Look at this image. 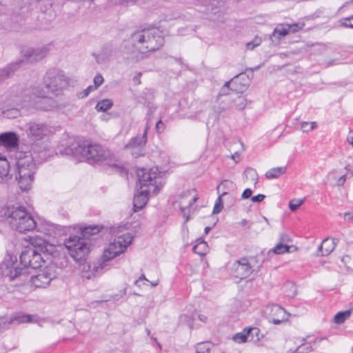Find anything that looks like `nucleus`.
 Instances as JSON below:
<instances>
[{"label": "nucleus", "mask_w": 353, "mask_h": 353, "mask_svg": "<svg viewBox=\"0 0 353 353\" xmlns=\"http://www.w3.org/2000/svg\"><path fill=\"white\" fill-rule=\"evenodd\" d=\"M187 318V316L186 315H181L180 319H181V321H183L185 320V319Z\"/></svg>", "instance_id": "e2e57ef3"}, {"label": "nucleus", "mask_w": 353, "mask_h": 353, "mask_svg": "<svg viewBox=\"0 0 353 353\" xmlns=\"http://www.w3.org/2000/svg\"><path fill=\"white\" fill-rule=\"evenodd\" d=\"M54 132L55 128L46 123L32 121L27 124L28 135L29 138L34 141L31 147L34 144L40 143L47 150L44 143L41 140L45 137L51 136Z\"/></svg>", "instance_id": "1a4fd4ad"}, {"label": "nucleus", "mask_w": 353, "mask_h": 353, "mask_svg": "<svg viewBox=\"0 0 353 353\" xmlns=\"http://www.w3.org/2000/svg\"><path fill=\"white\" fill-rule=\"evenodd\" d=\"M34 94L36 95V98L33 102H31V105L36 109L50 111L59 107V103L56 100L51 97H46L44 93L35 91Z\"/></svg>", "instance_id": "f8f14e48"}, {"label": "nucleus", "mask_w": 353, "mask_h": 353, "mask_svg": "<svg viewBox=\"0 0 353 353\" xmlns=\"http://www.w3.org/2000/svg\"><path fill=\"white\" fill-rule=\"evenodd\" d=\"M261 39L259 38H255L254 40H253L251 42H248L246 44L247 48L248 50H253L255 47L259 46L261 44Z\"/></svg>", "instance_id": "e433bc0d"}, {"label": "nucleus", "mask_w": 353, "mask_h": 353, "mask_svg": "<svg viewBox=\"0 0 353 353\" xmlns=\"http://www.w3.org/2000/svg\"><path fill=\"white\" fill-rule=\"evenodd\" d=\"M198 318L201 321L205 322L207 320V316L203 314H199Z\"/></svg>", "instance_id": "6e6d98bb"}, {"label": "nucleus", "mask_w": 353, "mask_h": 353, "mask_svg": "<svg viewBox=\"0 0 353 353\" xmlns=\"http://www.w3.org/2000/svg\"><path fill=\"white\" fill-rule=\"evenodd\" d=\"M290 33V24H280L278 25L273 32V36L285 37Z\"/></svg>", "instance_id": "a878e982"}, {"label": "nucleus", "mask_w": 353, "mask_h": 353, "mask_svg": "<svg viewBox=\"0 0 353 353\" xmlns=\"http://www.w3.org/2000/svg\"><path fill=\"white\" fill-rule=\"evenodd\" d=\"M247 222H248V221L246 219H243V220H242L241 223L242 225H245Z\"/></svg>", "instance_id": "680f3d73"}, {"label": "nucleus", "mask_w": 353, "mask_h": 353, "mask_svg": "<svg viewBox=\"0 0 353 353\" xmlns=\"http://www.w3.org/2000/svg\"><path fill=\"white\" fill-rule=\"evenodd\" d=\"M165 129V125L161 120H159L156 123V130L158 132H163Z\"/></svg>", "instance_id": "49530a36"}, {"label": "nucleus", "mask_w": 353, "mask_h": 353, "mask_svg": "<svg viewBox=\"0 0 353 353\" xmlns=\"http://www.w3.org/2000/svg\"><path fill=\"white\" fill-rule=\"evenodd\" d=\"M236 276L243 279L248 276L252 272V266L248 258L243 257L236 261L233 265Z\"/></svg>", "instance_id": "4468645a"}, {"label": "nucleus", "mask_w": 353, "mask_h": 353, "mask_svg": "<svg viewBox=\"0 0 353 353\" xmlns=\"http://www.w3.org/2000/svg\"><path fill=\"white\" fill-rule=\"evenodd\" d=\"M344 218L346 220H352L353 219V212H346L344 214Z\"/></svg>", "instance_id": "603ef678"}, {"label": "nucleus", "mask_w": 353, "mask_h": 353, "mask_svg": "<svg viewBox=\"0 0 353 353\" xmlns=\"http://www.w3.org/2000/svg\"><path fill=\"white\" fill-rule=\"evenodd\" d=\"M66 154L77 158L83 157L93 162L102 161L111 157V152L100 144L78 141L66 148Z\"/></svg>", "instance_id": "6e6552de"}, {"label": "nucleus", "mask_w": 353, "mask_h": 353, "mask_svg": "<svg viewBox=\"0 0 353 353\" xmlns=\"http://www.w3.org/2000/svg\"><path fill=\"white\" fill-rule=\"evenodd\" d=\"M236 184L230 180H223L217 186V193L221 196H228V199H230V203L232 204L234 195V192L236 191Z\"/></svg>", "instance_id": "2eb2a0df"}, {"label": "nucleus", "mask_w": 353, "mask_h": 353, "mask_svg": "<svg viewBox=\"0 0 353 353\" xmlns=\"http://www.w3.org/2000/svg\"><path fill=\"white\" fill-rule=\"evenodd\" d=\"M311 341H307V338L301 339V343L294 350H289L287 353H309L312 351Z\"/></svg>", "instance_id": "4be33fe9"}, {"label": "nucleus", "mask_w": 353, "mask_h": 353, "mask_svg": "<svg viewBox=\"0 0 353 353\" xmlns=\"http://www.w3.org/2000/svg\"><path fill=\"white\" fill-rule=\"evenodd\" d=\"M257 328H250L248 330H244L242 332L237 333L233 336L232 339L238 343H245L248 340V338L250 334L253 335L254 334L257 333Z\"/></svg>", "instance_id": "aec40b11"}, {"label": "nucleus", "mask_w": 353, "mask_h": 353, "mask_svg": "<svg viewBox=\"0 0 353 353\" xmlns=\"http://www.w3.org/2000/svg\"><path fill=\"white\" fill-rule=\"evenodd\" d=\"M132 236L130 233H125L123 235L116 237L113 241L110 242L108 248L105 249L101 260L97 264L91 265L89 263H83V270L86 267L90 270L88 274L85 273L83 277L88 279L95 276L99 270H103L108 265V263L117 256L123 253L128 246L132 243Z\"/></svg>", "instance_id": "423d86ee"}, {"label": "nucleus", "mask_w": 353, "mask_h": 353, "mask_svg": "<svg viewBox=\"0 0 353 353\" xmlns=\"http://www.w3.org/2000/svg\"><path fill=\"white\" fill-rule=\"evenodd\" d=\"M0 221H7L13 230L21 233L32 231L37 225L26 208L19 205L0 207Z\"/></svg>", "instance_id": "39448f33"}, {"label": "nucleus", "mask_w": 353, "mask_h": 353, "mask_svg": "<svg viewBox=\"0 0 353 353\" xmlns=\"http://www.w3.org/2000/svg\"><path fill=\"white\" fill-rule=\"evenodd\" d=\"M10 112L12 113V117H16L19 114V111L17 109H13L11 111H8L7 112H5L8 117L10 116Z\"/></svg>", "instance_id": "8fccbe9b"}, {"label": "nucleus", "mask_w": 353, "mask_h": 353, "mask_svg": "<svg viewBox=\"0 0 353 353\" xmlns=\"http://www.w3.org/2000/svg\"><path fill=\"white\" fill-rule=\"evenodd\" d=\"M164 43L161 32L157 28L143 29L134 32L125 44L129 59L139 61L144 59L145 53L159 50Z\"/></svg>", "instance_id": "f03ea898"}, {"label": "nucleus", "mask_w": 353, "mask_h": 353, "mask_svg": "<svg viewBox=\"0 0 353 353\" xmlns=\"http://www.w3.org/2000/svg\"><path fill=\"white\" fill-rule=\"evenodd\" d=\"M339 240L336 239H325L321 244L318 248L319 256H327L329 255L335 248Z\"/></svg>", "instance_id": "f3484780"}, {"label": "nucleus", "mask_w": 353, "mask_h": 353, "mask_svg": "<svg viewBox=\"0 0 353 353\" xmlns=\"http://www.w3.org/2000/svg\"><path fill=\"white\" fill-rule=\"evenodd\" d=\"M289 241V237L288 235H285V234H282L281 236V243H285V242H288Z\"/></svg>", "instance_id": "5fc2aeb1"}, {"label": "nucleus", "mask_w": 353, "mask_h": 353, "mask_svg": "<svg viewBox=\"0 0 353 353\" xmlns=\"http://www.w3.org/2000/svg\"><path fill=\"white\" fill-rule=\"evenodd\" d=\"M234 82L233 81L226 82L220 90V95H228L230 94V85H233Z\"/></svg>", "instance_id": "c9c22d12"}, {"label": "nucleus", "mask_w": 353, "mask_h": 353, "mask_svg": "<svg viewBox=\"0 0 353 353\" xmlns=\"http://www.w3.org/2000/svg\"><path fill=\"white\" fill-rule=\"evenodd\" d=\"M48 54V50L46 48L29 50L28 54H26L27 59H32V60H39L45 57Z\"/></svg>", "instance_id": "5701e85b"}, {"label": "nucleus", "mask_w": 353, "mask_h": 353, "mask_svg": "<svg viewBox=\"0 0 353 353\" xmlns=\"http://www.w3.org/2000/svg\"><path fill=\"white\" fill-rule=\"evenodd\" d=\"M347 141L353 147V137L348 136L347 138Z\"/></svg>", "instance_id": "4d7b16f0"}, {"label": "nucleus", "mask_w": 353, "mask_h": 353, "mask_svg": "<svg viewBox=\"0 0 353 353\" xmlns=\"http://www.w3.org/2000/svg\"><path fill=\"white\" fill-rule=\"evenodd\" d=\"M34 316L30 314H25L21 312H17L13 314L9 319H8V322L10 324L12 323H16L17 324L25 323H32L34 322Z\"/></svg>", "instance_id": "6ab92c4d"}, {"label": "nucleus", "mask_w": 353, "mask_h": 353, "mask_svg": "<svg viewBox=\"0 0 353 353\" xmlns=\"http://www.w3.org/2000/svg\"><path fill=\"white\" fill-rule=\"evenodd\" d=\"M140 281H141L140 280L137 279V281H134V285L140 286V285H139Z\"/></svg>", "instance_id": "0e129e2a"}, {"label": "nucleus", "mask_w": 353, "mask_h": 353, "mask_svg": "<svg viewBox=\"0 0 353 353\" xmlns=\"http://www.w3.org/2000/svg\"><path fill=\"white\" fill-rule=\"evenodd\" d=\"M141 75V72H139V73L137 74L134 77L133 80H134V82L135 83H137V84H140V83H141V81H139V78H140Z\"/></svg>", "instance_id": "864d4df0"}, {"label": "nucleus", "mask_w": 353, "mask_h": 353, "mask_svg": "<svg viewBox=\"0 0 353 353\" xmlns=\"http://www.w3.org/2000/svg\"><path fill=\"white\" fill-rule=\"evenodd\" d=\"M194 190L183 192L179 199V207L183 216L185 219V223L190 219V213L192 205L197 201L196 195H193Z\"/></svg>", "instance_id": "ddd939ff"}, {"label": "nucleus", "mask_w": 353, "mask_h": 353, "mask_svg": "<svg viewBox=\"0 0 353 353\" xmlns=\"http://www.w3.org/2000/svg\"><path fill=\"white\" fill-rule=\"evenodd\" d=\"M252 194V190L250 188H247L243 192L241 197L243 199H249L250 197H251Z\"/></svg>", "instance_id": "a18cd8bd"}, {"label": "nucleus", "mask_w": 353, "mask_h": 353, "mask_svg": "<svg viewBox=\"0 0 353 353\" xmlns=\"http://www.w3.org/2000/svg\"><path fill=\"white\" fill-rule=\"evenodd\" d=\"M101 228L98 225L85 227L81 230V236L71 235L65 239L64 245L74 261L79 263L85 261L90 252L89 236L98 234Z\"/></svg>", "instance_id": "0eeeda50"}, {"label": "nucleus", "mask_w": 353, "mask_h": 353, "mask_svg": "<svg viewBox=\"0 0 353 353\" xmlns=\"http://www.w3.org/2000/svg\"><path fill=\"white\" fill-rule=\"evenodd\" d=\"M345 169L346 170H350V165H346V166L345 167Z\"/></svg>", "instance_id": "338daca9"}, {"label": "nucleus", "mask_w": 353, "mask_h": 353, "mask_svg": "<svg viewBox=\"0 0 353 353\" xmlns=\"http://www.w3.org/2000/svg\"><path fill=\"white\" fill-rule=\"evenodd\" d=\"M95 90L96 89H95V88L93 87V85H90L86 89H85L81 93L79 94V98H85L89 95V94L91 92H92Z\"/></svg>", "instance_id": "58836bf2"}, {"label": "nucleus", "mask_w": 353, "mask_h": 353, "mask_svg": "<svg viewBox=\"0 0 353 353\" xmlns=\"http://www.w3.org/2000/svg\"><path fill=\"white\" fill-rule=\"evenodd\" d=\"M57 274L52 267H46L37 275L31 276L30 281L36 288H46L55 279Z\"/></svg>", "instance_id": "9b49d317"}, {"label": "nucleus", "mask_w": 353, "mask_h": 353, "mask_svg": "<svg viewBox=\"0 0 353 353\" xmlns=\"http://www.w3.org/2000/svg\"><path fill=\"white\" fill-rule=\"evenodd\" d=\"M303 26V24H301V23H292V24H290V33H294L297 31H299V30H301Z\"/></svg>", "instance_id": "79ce46f5"}, {"label": "nucleus", "mask_w": 353, "mask_h": 353, "mask_svg": "<svg viewBox=\"0 0 353 353\" xmlns=\"http://www.w3.org/2000/svg\"><path fill=\"white\" fill-rule=\"evenodd\" d=\"M20 263L23 268L16 266L15 256L8 255L0 264V276L8 277L10 281L19 279L22 283L28 280L29 269L41 267L44 260L35 248L26 247L20 255Z\"/></svg>", "instance_id": "f257e3e1"}, {"label": "nucleus", "mask_w": 353, "mask_h": 353, "mask_svg": "<svg viewBox=\"0 0 353 353\" xmlns=\"http://www.w3.org/2000/svg\"><path fill=\"white\" fill-rule=\"evenodd\" d=\"M93 81L94 84L93 87L97 90L103 83L104 79L101 74H98L94 77Z\"/></svg>", "instance_id": "4c0bfd02"}, {"label": "nucleus", "mask_w": 353, "mask_h": 353, "mask_svg": "<svg viewBox=\"0 0 353 353\" xmlns=\"http://www.w3.org/2000/svg\"><path fill=\"white\" fill-rule=\"evenodd\" d=\"M150 129L148 124L146 125L143 134L141 137H136L131 139L126 148H142L147 141L148 130Z\"/></svg>", "instance_id": "a211bd4d"}, {"label": "nucleus", "mask_w": 353, "mask_h": 353, "mask_svg": "<svg viewBox=\"0 0 353 353\" xmlns=\"http://www.w3.org/2000/svg\"><path fill=\"white\" fill-rule=\"evenodd\" d=\"M226 108L223 106H215L214 108V111L216 114L215 115V119H219L221 114L225 111Z\"/></svg>", "instance_id": "a19ab883"}, {"label": "nucleus", "mask_w": 353, "mask_h": 353, "mask_svg": "<svg viewBox=\"0 0 353 353\" xmlns=\"http://www.w3.org/2000/svg\"><path fill=\"white\" fill-rule=\"evenodd\" d=\"M290 247L283 243L276 244L270 251L276 254H284L290 252Z\"/></svg>", "instance_id": "c756f323"}, {"label": "nucleus", "mask_w": 353, "mask_h": 353, "mask_svg": "<svg viewBox=\"0 0 353 353\" xmlns=\"http://www.w3.org/2000/svg\"><path fill=\"white\" fill-rule=\"evenodd\" d=\"M346 181V174H344L341 176L338 180H337V185L341 186L343 185Z\"/></svg>", "instance_id": "de8ad7c7"}, {"label": "nucleus", "mask_w": 353, "mask_h": 353, "mask_svg": "<svg viewBox=\"0 0 353 353\" xmlns=\"http://www.w3.org/2000/svg\"><path fill=\"white\" fill-rule=\"evenodd\" d=\"M305 199H293L290 201L289 208L291 211H296L303 203Z\"/></svg>", "instance_id": "f704fd0d"}, {"label": "nucleus", "mask_w": 353, "mask_h": 353, "mask_svg": "<svg viewBox=\"0 0 353 353\" xmlns=\"http://www.w3.org/2000/svg\"><path fill=\"white\" fill-rule=\"evenodd\" d=\"M113 105V102L110 99H105L101 101H99L96 106L95 109L99 112H105L108 110L110 109Z\"/></svg>", "instance_id": "bb28decb"}, {"label": "nucleus", "mask_w": 353, "mask_h": 353, "mask_svg": "<svg viewBox=\"0 0 353 353\" xmlns=\"http://www.w3.org/2000/svg\"><path fill=\"white\" fill-rule=\"evenodd\" d=\"M8 325L9 323L8 322V319H6L4 318L0 319V332L8 329Z\"/></svg>", "instance_id": "37998d69"}, {"label": "nucleus", "mask_w": 353, "mask_h": 353, "mask_svg": "<svg viewBox=\"0 0 353 353\" xmlns=\"http://www.w3.org/2000/svg\"><path fill=\"white\" fill-rule=\"evenodd\" d=\"M223 196H221L219 194V197L216 200L212 213L213 214H219L221 212L223 208Z\"/></svg>", "instance_id": "473e14b6"}, {"label": "nucleus", "mask_w": 353, "mask_h": 353, "mask_svg": "<svg viewBox=\"0 0 353 353\" xmlns=\"http://www.w3.org/2000/svg\"><path fill=\"white\" fill-rule=\"evenodd\" d=\"M265 198V196L264 194H259L256 196H254L251 197V200L254 203H260V202L263 201Z\"/></svg>", "instance_id": "c03bdc74"}, {"label": "nucleus", "mask_w": 353, "mask_h": 353, "mask_svg": "<svg viewBox=\"0 0 353 353\" xmlns=\"http://www.w3.org/2000/svg\"><path fill=\"white\" fill-rule=\"evenodd\" d=\"M263 219H264V221H265L268 224H269V221H268V219H267L266 217L263 216Z\"/></svg>", "instance_id": "69168bd1"}, {"label": "nucleus", "mask_w": 353, "mask_h": 353, "mask_svg": "<svg viewBox=\"0 0 353 353\" xmlns=\"http://www.w3.org/2000/svg\"><path fill=\"white\" fill-rule=\"evenodd\" d=\"M287 296L293 297L296 294V288L292 282H288L285 285Z\"/></svg>", "instance_id": "2f4dec72"}, {"label": "nucleus", "mask_w": 353, "mask_h": 353, "mask_svg": "<svg viewBox=\"0 0 353 353\" xmlns=\"http://www.w3.org/2000/svg\"><path fill=\"white\" fill-rule=\"evenodd\" d=\"M234 103V107L238 110H243L246 105V99L241 95H237L235 99H233Z\"/></svg>", "instance_id": "7c9ffc66"}, {"label": "nucleus", "mask_w": 353, "mask_h": 353, "mask_svg": "<svg viewBox=\"0 0 353 353\" xmlns=\"http://www.w3.org/2000/svg\"><path fill=\"white\" fill-rule=\"evenodd\" d=\"M316 127V122H302L301 124V129L304 132H308L314 130Z\"/></svg>", "instance_id": "72a5a7b5"}, {"label": "nucleus", "mask_w": 353, "mask_h": 353, "mask_svg": "<svg viewBox=\"0 0 353 353\" xmlns=\"http://www.w3.org/2000/svg\"><path fill=\"white\" fill-rule=\"evenodd\" d=\"M282 321H283V319H282V320H279V319H274L272 320V322H273L274 324L277 325V324H279Z\"/></svg>", "instance_id": "13d9d810"}, {"label": "nucleus", "mask_w": 353, "mask_h": 353, "mask_svg": "<svg viewBox=\"0 0 353 353\" xmlns=\"http://www.w3.org/2000/svg\"><path fill=\"white\" fill-rule=\"evenodd\" d=\"M146 332L148 335L150 334V330L149 329H146Z\"/></svg>", "instance_id": "774afa93"}, {"label": "nucleus", "mask_w": 353, "mask_h": 353, "mask_svg": "<svg viewBox=\"0 0 353 353\" xmlns=\"http://www.w3.org/2000/svg\"><path fill=\"white\" fill-rule=\"evenodd\" d=\"M211 343L209 342H201L196 345L195 353H208L211 349Z\"/></svg>", "instance_id": "c85d7f7f"}, {"label": "nucleus", "mask_w": 353, "mask_h": 353, "mask_svg": "<svg viewBox=\"0 0 353 353\" xmlns=\"http://www.w3.org/2000/svg\"><path fill=\"white\" fill-rule=\"evenodd\" d=\"M351 20H353V14L349 17L343 19L341 21V25L344 27L353 28V23H349Z\"/></svg>", "instance_id": "ea45409f"}, {"label": "nucleus", "mask_w": 353, "mask_h": 353, "mask_svg": "<svg viewBox=\"0 0 353 353\" xmlns=\"http://www.w3.org/2000/svg\"><path fill=\"white\" fill-rule=\"evenodd\" d=\"M211 230V228L208 226L205 228L204 233L205 234H208V232Z\"/></svg>", "instance_id": "052dcab7"}, {"label": "nucleus", "mask_w": 353, "mask_h": 353, "mask_svg": "<svg viewBox=\"0 0 353 353\" xmlns=\"http://www.w3.org/2000/svg\"><path fill=\"white\" fill-rule=\"evenodd\" d=\"M139 280L140 281H148V280L145 278L144 274H142L139 278Z\"/></svg>", "instance_id": "bf43d9fd"}, {"label": "nucleus", "mask_w": 353, "mask_h": 353, "mask_svg": "<svg viewBox=\"0 0 353 353\" xmlns=\"http://www.w3.org/2000/svg\"><path fill=\"white\" fill-rule=\"evenodd\" d=\"M273 310H275L278 313H285L284 309L278 305H274Z\"/></svg>", "instance_id": "3c124183"}, {"label": "nucleus", "mask_w": 353, "mask_h": 353, "mask_svg": "<svg viewBox=\"0 0 353 353\" xmlns=\"http://www.w3.org/2000/svg\"><path fill=\"white\" fill-rule=\"evenodd\" d=\"M286 171V167H276L269 170L265 173V176L268 179H276L283 174Z\"/></svg>", "instance_id": "b1692460"}, {"label": "nucleus", "mask_w": 353, "mask_h": 353, "mask_svg": "<svg viewBox=\"0 0 353 353\" xmlns=\"http://www.w3.org/2000/svg\"><path fill=\"white\" fill-rule=\"evenodd\" d=\"M23 60H21L19 62L12 63L4 68L0 69V82L8 79L10 75L17 69L18 65L23 63Z\"/></svg>", "instance_id": "412c9836"}, {"label": "nucleus", "mask_w": 353, "mask_h": 353, "mask_svg": "<svg viewBox=\"0 0 353 353\" xmlns=\"http://www.w3.org/2000/svg\"><path fill=\"white\" fill-rule=\"evenodd\" d=\"M245 172L247 174H249L252 176H254L256 175V173L255 172L254 170L252 169V168H246L245 170Z\"/></svg>", "instance_id": "09e8293b"}, {"label": "nucleus", "mask_w": 353, "mask_h": 353, "mask_svg": "<svg viewBox=\"0 0 353 353\" xmlns=\"http://www.w3.org/2000/svg\"><path fill=\"white\" fill-rule=\"evenodd\" d=\"M137 173L141 188L145 187L146 188L134 195V212L142 209L148 200V194H157L163 185L161 173L157 167L150 169H139Z\"/></svg>", "instance_id": "20e7f679"}, {"label": "nucleus", "mask_w": 353, "mask_h": 353, "mask_svg": "<svg viewBox=\"0 0 353 353\" xmlns=\"http://www.w3.org/2000/svg\"><path fill=\"white\" fill-rule=\"evenodd\" d=\"M196 241L197 243L193 247L192 251L199 255H205L208 249L207 243L201 239H198Z\"/></svg>", "instance_id": "393cba45"}, {"label": "nucleus", "mask_w": 353, "mask_h": 353, "mask_svg": "<svg viewBox=\"0 0 353 353\" xmlns=\"http://www.w3.org/2000/svg\"><path fill=\"white\" fill-rule=\"evenodd\" d=\"M43 84L49 92L59 95V92L68 85V81L61 71L52 69L46 72Z\"/></svg>", "instance_id": "9d476101"}, {"label": "nucleus", "mask_w": 353, "mask_h": 353, "mask_svg": "<svg viewBox=\"0 0 353 353\" xmlns=\"http://www.w3.org/2000/svg\"><path fill=\"white\" fill-rule=\"evenodd\" d=\"M352 313L351 310H347L345 311L339 312L335 314L334 317V321L336 324L343 323L346 319H347Z\"/></svg>", "instance_id": "cd10ccee"}, {"label": "nucleus", "mask_w": 353, "mask_h": 353, "mask_svg": "<svg viewBox=\"0 0 353 353\" xmlns=\"http://www.w3.org/2000/svg\"><path fill=\"white\" fill-rule=\"evenodd\" d=\"M19 144V137L13 132H7L0 134V145L7 149L12 150L16 148Z\"/></svg>", "instance_id": "dca6fc26"}, {"label": "nucleus", "mask_w": 353, "mask_h": 353, "mask_svg": "<svg viewBox=\"0 0 353 353\" xmlns=\"http://www.w3.org/2000/svg\"><path fill=\"white\" fill-rule=\"evenodd\" d=\"M48 156V151L40 143L34 144L30 151L25 152L23 157L21 154L19 155L16 179L21 190H26L30 188L34 179L37 163L46 161Z\"/></svg>", "instance_id": "7ed1b4c3"}]
</instances>
